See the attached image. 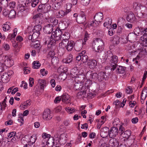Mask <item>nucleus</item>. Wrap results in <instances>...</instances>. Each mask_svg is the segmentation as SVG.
<instances>
[{"label":"nucleus","mask_w":147,"mask_h":147,"mask_svg":"<svg viewBox=\"0 0 147 147\" xmlns=\"http://www.w3.org/2000/svg\"><path fill=\"white\" fill-rule=\"evenodd\" d=\"M9 17L11 18H14L16 15V13L15 10L13 9L11 10L9 13Z\"/></svg>","instance_id":"obj_42"},{"label":"nucleus","mask_w":147,"mask_h":147,"mask_svg":"<svg viewBox=\"0 0 147 147\" xmlns=\"http://www.w3.org/2000/svg\"><path fill=\"white\" fill-rule=\"evenodd\" d=\"M62 101L68 104L70 102V96L67 93H64L61 96Z\"/></svg>","instance_id":"obj_16"},{"label":"nucleus","mask_w":147,"mask_h":147,"mask_svg":"<svg viewBox=\"0 0 147 147\" xmlns=\"http://www.w3.org/2000/svg\"><path fill=\"white\" fill-rule=\"evenodd\" d=\"M136 17L134 14L131 12L127 15L126 17L127 20L129 22L133 23L136 21Z\"/></svg>","instance_id":"obj_19"},{"label":"nucleus","mask_w":147,"mask_h":147,"mask_svg":"<svg viewBox=\"0 0 147 147\" xmlns=\"http://www.w3.org/2000/svg\"><path fill=\"white\" fill-rule=\"evenodd\" d=\"M68 136L67 134H63L60 136L56 134L55 136L54 139L55 143L59 144L60 145L65 144L66 142Z\"/></svg>","instance_id":"obj_3"},{"label":"nucleus","mask_w":147,"mask_h":147,"mask_svg":"<svg viewBox=\"0 0 147 147\" xmlns=\"http://www.w3.org/2000/svg\"><path fill=\"white\" fill-rule=\"evenodd\" d=\"M4 59V63L7 66L11 67L14 64V61L11 57L5 56Z\"/></svg>","instance_id":"obj_12"},{"label":"nucleus","mask_w":147,"mask_h":147,"mask_svg":"<svg viewBox=\"0 0 147 147\" xmlns=\"http://www.w3.org/2000/svg\"><path fill=\"white\" fill-rule=\"evenodd\" d=\"M103 16V15L102 13L98 12L96 13L94 16V21L97 22V24H99L102 22Z\"/></svg>","instance_id":"obj_15"},{"label":"nucleus","mask_w":147,"mask_h":147,"mask_svg":"<svg viewBox=\"0 0 147 147\" xmlns=\"http://www.w3.org/2000/svg\"><path fill=\"white\" fill-rule=\"evenodd\" d=\"M125 128L122 125H121L120 126L118 132L121 136V134L125 132Z\"/></svg>","instance_id":"obj_52"},{"label":"nucleus","mask_w":147,"mask_h":147,"mask_svg":"<svg viewBox=\"0 0 147 147\" xmlns=\"http://www.w3.org/2000/svg\"><path fill=\"white\" fill-rule=\"evenodd\" d=\"M53 30V25L52 24H49L45 25L43 28L44 32L47 34L51 33Z\"/></svg>","instance_id":"obj_14"},{"label":"nucleus","mask_w":147,"mask_h":147,"mask_svg":"<svg viewBox=\"0 0 147 147\" xmlns=\"http://www.w3.org/2000/svg\"><path fill=\"white\" fill-rule=\"evenodd\" d=\"M104 44L103 41L100 38H96L92 43V47L96 52H101L103 49Z\"/></svg>","instance_id":"obj_2"},{"label":"nucleus","mask_w":147,"mask_h":147,"mask_svg":"<svg viewBox=\"0 0 147 147\" xmlns=\"http://www.w3.org/2000/svg\"><path fill=\"white\" fill-rule=\"evenodd\" d=\"M62 34V33L61 31L58 29L57 28H55V31L52 32L51 37H52L53 38H55V36H61V35Z\"/></svg>","instance_id":"obj_26"},{"label":"nucleus","mask_w":147,"mask_h":147,"mask_svg":"<svg viewBox=\"0 0 147 147\" xmlns=\"http://www.w3.org/2000/svg\"><path fill=\"white\" fill-rule=\"evenodd\" d=\"M31 1V5L32 7H35L39 2V0H32Z\"/></svg>","instance_id":"obj_48"},{"label":"nucleus","mask_w":147,"mask_h":147,"mask_svg":"<svg viewBox=\"0 0 147 147\" xmlns=\"http://www.w3.org/2000/svg\"><path fill=\"white\" fill-rule=\"evenodd\" d=\"M98 74L93 72L92 71H88L86 74V78L90 80L95 81L98 80Z\"/></svg>","instance_id":"obj_4"},{"label":"nucleus","mask_w":147,"mask_h":147,"mask_svg":"<svg viewBox=\"0 0 147 147\" xmlns=\"http://www.w3.org/2000/svg\"><path fill=\"white\" fill-rule=\"evenodd\" d=\"M52 7L55 10H57L61 8V3L57 2L52 5Z\"/></svg>","instance_id":"obj_41"},{"label":"nucleus","mask_w":147,"mask_h":147,"mask_svg":"<svg viewBox=\"0 0 147 147\" xmlns=\"http://www.w3.org/2000/svg\"><path fill=\"white\" fill-rule=\"evenodd\" d=\"M32 68L34 69H38L41 66V64L38 61H34L32 64Z\"/></svg>","instance_id":"obj_38"},{"label":"nucleus","mask_w":147,"mask_h":147,"mask_svg":"<svg viewBox=\"0 0 147 147\" xmlns=\"http://www.w3.org/2000/svg\"><path fill=\"white\" fill-rule=\"evenodd\" d=\"M80 87L81 88L80 91H81L82 92H85V94H86L87 91L89 88V86L88 85H86V84L84 86L82 85Z\"/></svg>","instance_id":"obj_46"},{"label":"nucleus","mask_w":147,"mask_h":147,"mask_svg":"<svg viewBox=\"0 0 147 147\" xmlns=\"http://www.w3.org/2000/svg\"><path fill=\"white\" fill-rule=\"evenodd\" d=\"M40 72L42 73V74L43 76L46 75L48 72V71H46L45 69H41L40 70Z\"/></svg>","instance_id":"obj_64"},{"label":"nucleus","mask_w":147,"mask_h":147,"mask_svg":"<svg viewBox=\"0 0 147 147\" xmlns=\"http://www.w3.org/2000/svg\"><path fill=\"white\" fill-rule=\"evenodd\" d=\"M140 9L141 10V13L143 16L147 14V8L146 7L142 5Z\"/></svg>","instance_id":"obj_40"},{"label":"nucleus","mask_w":147,"mask_h":147,"mask_svg":"<svg viewBox=\"0 0 147 147\" xmlns=\"http://www.w3.org/2000/svg\"><path fill=\"white\" fill-rule=\"evenodd\" d=\"M120 39L119 37L117 35H115L114 36V38H112L110 39L111 41L114 40V41L115 42V43L116 44H119V40Z\"/></svg>","instance_id":"obj_47"},{"label":"nucleus","mask_w":147,"mask_h":147,"mask_svg":"<svg viewBox=\"0 0 147 147\" xmlns=\"http://www.w3.org/2000/svg\"><path fill=\"white\" fill-rule=\"evenodd\" d=\"M32 43L31 44L32 46L33 47L34 49L38 48L39 50L40 48V44L38 40H34Z\"/></svg>","instance_id":"obj_31"},{"label":"nucleus","mask_w":147,"mask_h":147,"mask_svg":"<svg viewBox=\"0 0 147 147\" xmlns=\"http://www.w3.org/2000/svg\"><path fill=\"white\" fill-rule=\"evenodd\" d=\"M56 42L54 39L51 40L50 37L46 38L45 42V44H47L49 47H51L52 45H54Z\"/></svg>","instance_id":"obj_22"},{"label":"nucleus","mask_w":147,"mask_h":147,"mask_svg":"<svg viewBox=\"0 0 147 147\" xmlns=\"http://www.w3.org/2000/svg\"><path fill=\"white\" fill-rule=\"evenodd\" d=\"M98 80L99 82H101L104 80H105L107 78V76L105 72H100L98 74Z\"/></svg>","instance_id":"obj_17"},{"label":"nucleus","mask_w":147,"mask_h":147,"mask_svg":"<svg viewBox=\"0 0 147 147\" xmlns=\"http://www.w3.org/2000/svg\"><path fill=\"white\" fill-rule=\"evenodd\" d=\"M2 135L0 134V144L1 143V146H4L5 145V142L4 140Z\"/></svg>","instance_id":"obj_50"},{"label":"nucleus","mask_w":147,"mask_h":147,"mask_svg":"<svg viewBox=\"0 0 147 147\" xmlns=\"http://www.w3.org/2000/svg\"><path fill=\"white\" fill-rule=\"evenodd\" d=\"M117 69L116 70V72L119 74H123L125 73L126 70V67L120 65H118L116 67Z\"/></svg>","instance_id":"obj_21"},{"label":"nucleus","mask_w":147,"mask_h":147,"mask_svg":"<svg viewBox=\"0 0 147 147\" xmlns=\"http://www.w3.org/2000/svg\"><path fill=\"white\" fill-rule=\"evenodd\" d=\"M38 83L40 85V88L42 89H44V87L45 86L46 84V81L42 79L38 80Z\"/></svg>","instance_id":"obj_33"},{"label":"nucleus","mask_w":147,"mask_h":147,"mask_svg":"<svg viewBox=\"0 0 147 147\" xmlns=\"http://www.w3.org/2000/svg\"><path fill=\"white\" fill-rule=\"evenodd\" d=\"M88 59V56L87 55H85L82 56V61L83 63H86Z\"/></svg>","instance_id":"obj_55"},{"label":"nucleus","mask_w":147,"mask_h":147,"mask_svg":"<svg viewBox=\"0 0 147 147\" xmlns=\"http://www.w3.org/2000/svg\"><path fill=\"white\" fill-rule=\"evenodd\" d=\"M77 22L79 24H83L86 21V15L82 13L79 14L77 18H76Z\"/></svg>","instance_id":"obj_7"},{"label":"nucleus","mask_w":147,"mask_h":147,"mask_svg":"<svg viewBox=\"0 0 147 147\" xmlns=\"http://www.w3.org/2000/svg\"><path fill=\"white\" fill-rule=\"evenodd\" d=\"M131 135V131L129 130H127L125 131L123 133L121 136L123 138H128Z\"/></svg>","instance_id":"obj_36"},{"label":"nucleus","mask_w":147,"mask_h":147,"mask_svg":"<svg viewBox=\"0 0 147 147\" xmlns=\"http://www.w3.org/2000/svg\"><path fill=\"white\" fill-rule=\"evenodd\" d=\"M59 28L61 30H64L66 28L65 24L62 23H59Z\"/></svg>","instance_id":"obj_56"},{"label":"nucleus","mask_w":147,"mask_h":147,"mask_svg":"<svg viewBox=\"0 0 147 147\" xmlns=\"http://www.w3.org/2000/svg\"><path fill=\"white\" fill-rule=\"evenodd\" d=\"M113 104L115 105V107L117 108H118L119 107H121L120 106V101L119 100H116L115 101H114L113 103Z\"/></svg>","instance_id":"obj_62"},{"label":"nucleus","mask_w":147,"mask_h":147,"mask_svg":"<svg viewBox=\"0 0 147 147\" xmlns=\"http://www.w3.org/2000/svg\"><path fill=\"white\" fill-rule=\"evenodd\" d=\"M19 1L20 3L19 9L21 12H23L27 9V7L30 5V4L24 1H21L20 0H19Z\"/></svg>","instance_id":"obj_6"},{"label":"nucleus","mask_w":147,"mask_h":147,"mask_svg":"<svg viewBox=\"0 0 147 147\" xmlns=\"http://www.w3.org/2000/svg\"><path fill=\"white\" fill-rule=\"evenodd\" d=\"M32 32L31 34L33 36V40H35L39 35L40 34H39V33H37L36 32H34V31H32Z\"/></svg>","instance_id":"obj_51"},{"label":"nucleus","mask_w":147,"mask_h":147,"mask_svg":"<svg viewBox=\"0 0 147 147\" xmlns=\"http://www.w3.org/2000/svg\"><path fill=\"white\" fill-rule=\"evenodd\" d=\"M73 56L71 54H69L65 59H63L62 62L66 63H69L73 60Z\"/></svg>","instance_id":"obj_25"},{"label":"nucleus","mask_w":147,"mask_h":147,"mask_svg":"<svg viewBox=\"0 0 147 147\" xmlns=\"http://www.w3.org/2000/svg\"><path fill=\"white\" fill-rule=\"evenodd\" d=\"M90 0H81V3L84 6L87 5L89 3Z\"/></svg>","instance_id":"obj_53"},{"label":"nucleus","mask_w":147,"mask_h":147,"mask_svg":"<svg viewBox=\"0 0 147 147\" xmlns=\"http://www.w3.org/2000/svg\"><path fill=\"white\" fill-rule=\"evenodd\" d=\"M42 16L43 14L39 13L34 16L32 18V19L34 21H35L36 24H38L39 23H41L42 20L41 17Z\"/></svg>","instance_id":"obj_13"},{"label":"nucleus","mask_w":147,"mask_h":147,"mask_svg":"<svg viewBox=\"0 0 147 147\" xmlns=\"http://www.w3.org/2000/svg\"><path fill=\"white\" fill-rule=\"evenodd\" d=\"M31 101L29 100L26 101V102L24 103L23 104L21 105L20 106L23 107L24 108H25L26 107L30 106L31 105Z\"/></svg>","instance_id":"obj_45"},{"label":"nucleus","mask_w":147,"mask_h":147,"mask_svg":"<svg viewBox=\"0 0 147 147\" xmlns=\"http://www.w3.org/2000/svg\"><path fill=\"white\" fill-rule=\"evenodd\" d=\"M89 34H88L87 31H86L84 34V42L85 43L88 40V38L89 37Z\"/></svg>","instance_id":"obj_59"},{"label":"nucleus","mask_w":147,"mask_h":147,"mask_svg":"<svg viewBox=\"0 0 147 147\" xmlns=\"http://www.w3.org/2000/svg\"><path fill=\"white\" fill-rule=\"evenodd\" d=\"M81 83H76L74 84V89L75 90H79L80 91L81 89V87L82 86Z\"/></svg>","instance_id":"obj_43"},{"label":"nucleus","mask_w":147,"mask_h":147,"mask_svg":"<svg viewBox=\"0 0 147 147\" xmlns=\"http://www.w3.org/2000/svg\"><path fill=\"white\" fill-rule=\"evenodd\" d=\"M75 43V45L74 47H75L78 50V51L82 49L83 45L85 44V43H84L83 40L82 42H76Z\"/></svg>","instance_id":"obj_30"},{"label":"nucleus","mask_w":147,"mask_h":147,"mask_svg":"<svg viewBox=\"0 0 147 147\" xmlns=\"http://www.w3.org/2000/svg\"><path fill=\"white\" fill-rule=\"evenodd\" d=\"M11 75L6 73H3V75L0 74V79L3 83H5L8 82L9 80V76H10Z\"/></svg>","instance_id":"obj_11"},{"label":"nucleus","mask_w":147,"mask_h":147,"mask_svg":"<svg viewBox=\"0 0 147 147\" xmlns=\"http://www.w3.org/2000/svg\"><path fill=\"white\" fill-rule=\"evenodd\" d=\"M34 84V79L32 78H29V84L30 86L32 87Z\"/></svg>","instance_id":"obj_63"},{"label":"nucleus","mask_w":147,"mask_h":147,"mask_svg":"<svg viewBox=\"0 0 147 147\" xmlns=\"http://www.w3.org/2000/svg\"><path fill=\"white\" fill-rule=\"evenodd\" d=\"M141 6L142 5L140 4L135 2L133 3V8L136 11L139 10Z\"/></svg>","instance_id":"obj_37"},{"label":"nucleus","mask_w":147,"mask_h":147,"mask_svg":"<svg viewBox=\"0 0 147 147\" xmlns=\"http://www.w3.org/2000/svg\"><path fill=\"white\" fill-rule=\"evenodd\" d=\"M42 29L41 26L40 24H37L34 26L32 30V31H34L40 34V31Z\"/></svg>","instance_id":"obj_34"},{"label":"nucleus","mask_w":147,"mask_h":147,"mask_svg":"<svg viewBox=\"0 0 147 147\" xmlns=\"http://www.w3.org/2000/svg\"><path fill=\"white\" fill-rule=\"evenodd\" d=\"M13 34H10L8 36L7 38L10 40L13 38H14L15 37L17 34V28H15L13 30Z\"/></svg>","instance_id":"obj_35"},{"label":"nucleus","mask_w":147,"mask_h":147,"mask_svg":"<svg viewBox=\"0 0 147 147\" xmlns=\"http://www.w3.org/2000/svg\"><path fill=\"white\" fill-rule=\"evenodd\" d=\"M72 6V4L70 3H68L66 4V10H65L66 11H69V13L71 11L70 9Z\"/></svg>","instance_id":"obj_54"},{"label":"nucleus","mask_w":147,"mask_h":147,"mask_svg":"<svg viewBox=\"0 0 147 147\" xmlns=\"http://www.w3.org/2000/svg\"><path fill=\"white\" fill-rule=\"evenodd\" d=\"M142 29H143V27H141L136 28L134 30V34H135L136 35H138L140 33V32L141 33V30Z\"/></svg>","instance_id":"obj_44"},{"label":"nucleus","mask_w":147,"mask_h":147,"mask_svg":"<svg viewBox=\"0 0 147 147\" xmlns=\"http://www.w3.org/2000/svg\"><path fill=\"white\" fill-rule=\"evenodd\" d=\"M45 8V5L42 4L38 6L37 11L40 13H44L46 12V11L44 10Z\"/></svg>","instance_id":"obj_28"},{"label":"nucleus","mask_w":147,"mask_h":147,"mask_svg":"<svg viewBox=\"0 0 147 147\" xmlns=\"http://www.w3.org/2000/svg\"><path fill=\"white\" fill-rule=\"evenodd\" d=\"M107 21L105 22L104 24V26L105 27L108 26H110L112 23V20L111 19L108 18Z\"/></svg>","instance_id":"obj_49"},{"label":"nucleus","mask_w":147,"mask_h":147,"mask_svg":"<svg viewBox=\"0 0 147 147\" xmlns=\"http://www.w3.org/2000/svg\"><path fill=\"white\" fill-rule=\"evenodd\" d=\"M118 129L117 127H112L109 131V136L110 138H115L118 135Z\"/></svg>","instance_id":"obj_5"},{"label":"nucleus","mask_w":147,"mask_h":147,"mask_svg":"<svg viewBox=\"0 0 147 147\" xmlns=\"http://www.w3.org/2000/svg\"><path fill=\"white\" fill-rule=\"evenodd\" d=\"M87 62V64L92 68H94L96 65V61L95 60H89Z\"/></svg>","instance_id":"obj_29"},{"label":"nucleus","mask_w":147,"mask_h":147,"mask_svg":"<svg viewBox=\"0 0 147 147\" xmlns=\"http://www.w3.org/2000/svg\"><path fill=\"white\" fill-rule=\"evenodd\" d=\"M42 137L44 139H46L47 138L46 140H47V141L46 142V143L47 144V142L48 141V140L49 139L50 140V142H51L52 141H51V140L53 141V140L51 139L50 138L51 135L50 134H47L45 133H44L42 134Z\"/></svg>","instance_id":"obj_39"},{"label":"nucleus","mask_w":147,"mask_h":147,"mask_svg":"<svg viewBox=\"0 0 147 147\" xmlns=\"http://www.w3.org/2000/svg\"><path fill=\"white\" fill-rule=\"evenodd\" d=\"M119 144L118 140L116 138L111 139L109 141V144L110 147H118Z\"/></svg>","instance_id":"obj_9"},{"label":"nucleus","mask_w":147,"mask_h":147,"mask_svg":"<svg viewBox=\"0 0 147 147\" xmlns=\"http://www.w3.org/2000/svg\"><path fill=\"white\" fill-rule=\"evenodd\" d=\"M12 45L14 48V50L16 52H18L22 46V43L19 42L14 41L12 43Z\"/></svg>","instance_id":"obj_20"},{"label":"nucleus","mask_w":147,"mask_h":147,"mask_svg":"<svg viewBox=\"0 0 147 147\" xmlns=\"http://www.w3.org/2000/svg\"><path fill=\"white\" fill-rule=\"evenodd\" d=\"M50 140L49 139L47 142L48 147H59V144L55 143L54 141L50 142Z\"/></svg>","instance_id":"obj_27"},{"label":"nucleus","mask_w":147,"mask_h":147,"mask_svg":"<svg viewBox=\"0 0 147 147\" xmlns=\"http://www.w3.org/2000/svg\"><path fill=\"white\" fill-rule=\"evenodd\" d=\"M107 59H110L111 70L112 71H114L117 66V63L119 60L118 57L115 55H113L110 51L108 53Z\"/></svg>","instance_id":"obj_1"},{"label":"nucleus","mask_w":147,"mask_h":147,"mask_svg":"<svg viewBox=\"0 0 147 147\" xmlns=\"http://www.w3.org/2000/svg\"><path fill=\"white\" fill-rule=\"evenodd\" d=\"M141 33L143 35L141 38L142 39H146L147 37V27H143V29L141 30Z\"/></svg>","instance_id":"obj_32"},{"label":"nucleus","mask_w":147,"mask_h":147,"mask_svg":"<svg viewBox=\"0 0 147 147\" xmlns=\"http://www.w3.org/2000/svg\"><path fill=\"white\" fill-rule=\"evenodd\" d=\"M85 92H82L81 91L80 92H78L77 94V97L78 98H80L81 97V96L82 95H85Z\"/></svg>","instance_id":"obj_61"},{"label":"nucleus","mask_w":147,"mask_h":147,"mask_svg":"<svg viewBox=\"0 0 147 147\" xmlns=\"http://www.w3.org/2000/svg\"><path fill=\"white\" fill-rule=\"evenodd\" d=\"M136 35L133 33H130L128 35L127 39L131 42H134L136 40Z\"/></svg>","instance_id":"obj_24"},{"label":"nucleus","mask_w":147,"mask_h":147,"mask_svg":"<svg viewBox=\"0 0 147 147\" xmlns=\"http://www.w3.org/2000/svg\"><path fill=\"white\" fill-rule=\"evenodd\" d=\"M16 133L15 131H12L8 134L7 136L9 138H11L12 137L16 136Z\"/></svg>","instance_id":"obj_60"},{"label":"nucleus","mask_w":147,"mask_h":147,"mask_svg":"<svg viewBox=\"0 0 147 147\" xmlns=\"http://www.w3.org/2000/svg\"><path fill=\"white\" fill-rule=\"evenodd\" d=\"M51 110L49 109H46L43 113V117L46 120H48L51 119L53 116L51 115Z\"/></svg>","instance_id":"obj_8"},{"label":"nucleus","mask_w":147,"mask_h":147,"mask_svg":"<svg viewBox=\"0 0 147 147\" xmlns=\"http://www.w3.org/2000/svg\"><path fill=\"white\" fill-rule=\"evenodd\" d=\"M109 129L108 127H103L101 130L100 136L103 138H106L109 135Z\"/></svg>","instance_id":"obj_10"},{"label":"nucleus","mask_w":147,"mask_h":147,"mask_svg":"<svg viewBox=\"0 0 147 147\" xmlns=\"http://www.w3.org/2000/svg\"><path fill=\"white\" fill-rule=\"evenodd\" d=\"M75 43L72 40H70L68 43L67 45H65V47L68 51H71L72 50L74 47L75 46Z\"/></svg>","instance_id":"obj_23"},{"label":"nucleus","mask_w":147,"mask_h":147,"mask_svg":"<svg viewBox=\"0 0 147 147\" xmlns=\"http://www.w3.org/2000/svg\"><path fill=\"white\" fill-rule=\"evenodd\" d=\"M69 13V11H63V10H60L56 13V16L57 18H62L65 15Z\"/></svg>","instance_id":"obj_18"},{"label":"nucleus","mask_w":147,"mask_h":147,"mask_svg":"<svg viewBox=\"0 0 147 147\" xmlns=\"http://www.w3.org/2000/svg\"><path fill=\"white\" fill-rule=\"evenodd\" d=\"M66 110L70 113H72L75 111V109L74 108H71L68 107L66 108L65 109Z\"/></svg>","instance_id":"obj_58"},{"label":"nucleus","mask_w":147,"mask_h":147,"mask_svg":"<svg viewBox=\"0 0 147 147\" xmlns=\"http://www.w3.org/2000/svg\"><path fill=\"white\" fill-rule=\"evenodd\" d=\"M10 28V26L8 25V24L4 25V26L3 27V29L4 31H6L9 30Z\"/></svg>","instance_id":"obj_57"}]
</instances>
